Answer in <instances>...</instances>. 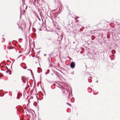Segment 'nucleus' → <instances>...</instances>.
Masks as SVG:
<instances>
[{
  "label": "nucleus",
  "mask_w": 120,
  "mask_h": 120,
  "mask_svg": "<svg viewBox=\"0 0 120 120\" xmlns=\"http://www.w3.org/2000/svg\"><path fill=\"white\" fill-rule=\"evenodd\" d=\"M75 63L74 62H71L70 65V67L72 68H75Z\"/></svg>",
  "instance_id": "nucleus-1"
},
{
  "label": "nucleus",
  "mask_w": 120,
  "mask_h": 120,
  "mask_svg": "<svg viewBox=\"0 0 120 120\" xmlns=\"http://www.w3.org/2000/svg\"><path fill=\"white\" fill-rule=\"evenodd\" d=\"M51 40V38H47L46 39V40L47 41H49L50 40Z\"/></svg>",
  "instance_id": "nucleus-2"
},
{
  "label": "nucleus",
  "mask_w": 120,
  "mask_h": 120,
  "mask_svg": "<svg viewBox=\"0 0 120 120\" xmlns=\"http://www.w3.org/2000/svg\"><path fill=\"white\" fill-rule=\"evenodd\" d=\"M111 52L112 54H114L115 53V50H112Z\"/></svg>",
  "instance_id": "nucleus-3"
},
{
  "label": "nucleus",
  "mask_w": 120,
  "mask_h": 120,
  "mask_svg": "<svg viewBox=\"0 0 120 120\" xmlns=\"http://www.w3.org/2000/svg\"><path fill=\"white\" fill-rule=\"evenodd\" d=\"M67 104H68V105H69L71 106L68 103H67Z\"/></svg>",
  "instance_id": "nucleus-4"
},
{
  "label": "nucleus",
  "mask_w": 120,
  "mask_h": 120,
  "mask_svg": "<svg viewBox=\"0 0 120 120\" xmlns=\"http://www.w3.org/2000/svg\"><path fill=\"white\" fill-rule=\"evenodd\" d=\"M6 72L7 73H8V72H9L8 71H6Z\"/></svg>",
  "instance_id": "nucleus-5"
},
{
  "label": "nucleus",
  "mask_w": 120,
  "mask_h": 120,
  "mask_svg": "<svg viewBox=\"0 0 120 120\" xmlns=\"http://www.w3.org/2000/svg\"><path fill=\"white\" fill-rule=\"evenodd\" d=\"M19 98H19V97H18V96H17V99H19Z\"/></svg>",
  "instance_id": "nucleus-6"
},
{
  "label": "nucleus",
  "mask_w": 120,
  "mask_h": 120,
  "mask_svg": "<svg viewBox=\"0 0 120 120\" xmlns=\"http://www.w3.org/2000/svg\"><path fill=\"white\" fill-rule=\"evenodd\" d=\"M27 68V67H26L24 68H23L24 69H26V68Z\"/></svg>",
  "instance_id": "nucleus-7"
},
{
  "label": "nucleus",
  "mask_w": 120,
  "mask_h": 120,
  "mask_svg": "<svg viewBox=\"0 0 120 120\" xmlns=\"http://www.w3.org/2000/svg\"><path fill=\"white\" fill-rule=\"evenodd\" d=\"M12 49V48H11V47L9 48H8V49Z\"/></svg>",
  "instance_id": "nucleus-8"
},
{
  "label": "nucleus",
  "mask_w": 120,
  "mask_h": 120,
  "mask_svg": "<svg viewBox=\"0 0 120 120\" xmlns=\"http://www.w3.org/2000/svg\"><path fill=\"white\" fill-rule=\"evenodd\" d=\"M22 81H23V82H23V79H22Z\"/></svg>",
  "instance_id": "nucleus-9"
},
{
  "label": "nucleus",
  "mask_w": 120,
  "mask_h": 120,
  "mask_svg": "<svg viewBox=\"0 0 120 120\" xmlns=\"http://www.w3.org/2000/svg\"><path fill=\"white\" fill-rule=\"evenodd\" d=\"M6 69H7V70H8V67H6Z\"/></svg>",
  "instance_id": "nucleus-10"
},
{
  "label": "nucleus",
  "mask_w": 120,
  "mask_h": 120,
  "mask_svg": "<svg viewBox=\"0 0 120 120\" xmlns=\"http://www.w3.org/2000/svg\"><path fill=\"white\" fill-rule=\"evenodd\" d=\"M22 56V55H20L19 56V57L21 56Z\"/></svg>",
  "instance_id": "nucleus-11"
},
{
  "label": "nucleus",
  "mask_w": 120,
  "mask_h": 120,
  "mask_svg": "<svg viewBox=\"0 0 120 120\" xmlns=\"http://www.w3.org/2000/svg\"><path fill=\"white\" fill-rule=\"evenodd\" d=\"M11 42H10V45H11Z\"/></svg>",
  "instance_id": "nucleus-12"
},
{
  "label": "nucleus",
  "mask_w": 120,
  "mask_h": 120,
  "mask_svg": "<svg viewBox=\"0 0 120 120\" xmlns=\"http://www.w3.org/2000/svg\"><path fill=\"white\" fill-rule=\"evenodd\" d=\"M30 71L32 72V70L31 69H30ZM31 73H32V72H31Z\"/></svg>",
  "instance_id": "nucleus-13"
},
{
  "label": "nucleus",
  "mask_w": 120,
  "mask_h": 120,
  "mask_svg": "<svg viewBox=\"0 0 120 120\" xmlns=\"http://www.w3.org/2000/svg\"><path fill=\"white\" fill-rule=\"evenodd\" d=\"M39 30H40V31H41V29H39Z\"/></svg>",
  "instance_id": "nucleus-14"
},
{
  "label": "nucleus",
  "mask_w": 120,
  "mask_h": 120,
  "mask_svg": "<svg viewBox=\"0 0 120 120\" xmlns=\"http://www.w3.org/2000/svg\"><path fill=\"white\" fill-rule=\"evenodd\" d=\"M44 56H46V54H45L44 55Z\"/></svg>",
  "instance_id": "nucleus-15"
},
{
  "label": "nucleus",
  "mask_w": 120,
  "mask_h": 120,
  "mask_svg": "<svg viewBox=\"0 0 120 120\" xmlns=\"http://www.w3.org/2000/svg\"><path fill=\"white\" fill-rule=\"evenodd\" d=\"M96 82H98V80H97V81H96Z\"/></svg>",
  "instance_id": "nucleus-16"
},
{
  "label": "nucleus",
  "mask_w": 120,
  "mask_h": 120,
  "mask_svg": "<svg viewBox=\"0 0 120 120\" xmlns=\"http://www.w3.org/2000/svg\"><path fill=\"white\" fill-rule=\"evenodd\" d=\"M26 9H27V8L26 7V8H25L26 10Z\"/></svg>",
  "instance_id": "nucleus-17"
},
{
  "label": "nucleus",
  "mask_w": 120,
  "mask_h": 120,
  "mask_svg": "<svg viewBox=\"0 0 120 120\" xmlns=\"http://www.w3.org/2000/svg\"><path fill=\"white\" fill-rule=\"evenodd\" d=\"M77 18H76V19H77L78 18H79V17H77Z\"/></svg>",
  "instance_id": "nucleus-18"
},
{
  "label": "nucleus",
  "mask_w": 120,
  "mask_h": 120,
  "mask_svg": "<svg viewBox=\"0 0 120 120\" xmlns=\"http://www.w3.org/2000/svg\"><path fill=\"white\" fill-rule=\"evenodd\" d=\"M72 74H73V72L72 73Z\"/></svg>",
  "instance_id": "nucleus-19"
},
{
  "label": "nucleus",
  "mask_w": 120,
  "mask_h": 120,
  "mask_svg": "<svg viewBox=\"0 0 120 120\" xmlns=\"http://www.w3.org/2000/svg\"><path fill=\"white\" fill-rule=\"evenodd\" d=\"M52 74V75H53L52 74Z\"/></svg>",
  "instance_id": "nucleus-20"
},
{
  "label": "nucleus",
  "mask_w": 120,
  "mask_h": 120,
  "mask_svg": "<svg viewBox=\"0 0 120 120\" xmlns=\"http://www.w3.org/2000/svg\"><path fill=\"white\" fill-rule=\"evenodd\" d=\"M75 43V42H73V43Z\"/></svg>",
  "instance_id": "nucleus-21"
},
{
  "label": "nucleus",
  "mask_w": 120,
  "mask_h": 120,
  "mask_svg": "<svg viewBox=\"0 0 120 120\" xmlns=\"http://www.w3.org/2000/svg\"><path fill=\"white\" fill-rule=\"evenodd\" d=\"M3 76V75H2V76Z\"/></svg>",
  "instance_id": "nucleus-22"
},
{
  "label": "nucleus",
  "mask_w": 120,
  "mask_h": 120,
  "mask_svg": "<svg viewBox=\"0 0 120 120\" xmlns=\"http://www.w3.org/2000/svg\"><path fill=\"white\" fill-rule=\"evenodd\" d=\"M45 74H47V73H45Z\"/></svg>",
  "instance_id": "nucleus-23"
}]
</instances>
